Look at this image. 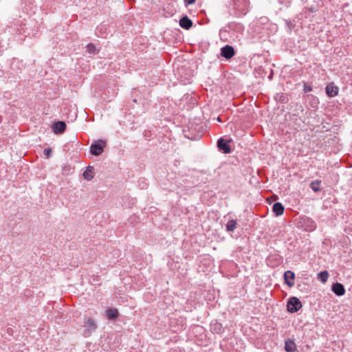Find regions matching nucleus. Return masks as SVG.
Listing matches in <instances>:
<instances>
[{
  "instance_id": "19",
  "label": "nucleus",
  "mask_w": 352,
  "mask_h": 352,
  "mask_svg": "<svg viewBox=\"0 0 352 352\" xmlns=\"http://www.w3.org/2000/svg\"><path fill=\"white\" fill-rule=\"evenodd\" d=\"M237 226V220L236 219H230L226 224V228L228 232H233Z\"/></svg>"
},
{
  "instance_id": "1",
  "label": "nucleus",
  "mask_w": 352,
  "mask_h": 352,
  "mask_svg": "<svg viewBox=\"0 0 352 352\" xmlns=\"http://www.w3.org/2000/svg\"><path fill=\"white\" fill-rule=\"evenodd\" d=\"M248 0H233V9L235 10V16L245 15L248 12Z\"/></svg>"
},
{
  "instance_id": "13",
  "label": "nucleus",
  "mask_w": 352,
  "mask_h": 352,
  "mask_svg": "<svg viewBox=\"0 0 352 352\" xmlns=\"http://www.w3.org/2000/svg\"><path fill=\"white\" fill-rule=\"evenodd\" d=\"M179 25L184 29L189 30L192 26V21L187 16H184L180 19Z\"/></svg>"
},
{
  "instance_id": "10",
  "label": "nucleus",
  "mask_w": 352,
  "mask_h": 352,
  "mask_svg": "<svg viewBox=\"0 0 352 352\" xmlns=\"http://www.w3.org/2000/svg\"><path fill=\"white\" fill-rule=\"evenodd\" d=\"M295 274L290 271L287 270L284 273V280L285 284H287L289 287H293L295 284Z\"/></svg>"
},
{
  "instance_id": "25",
  "label": "nucleus",
  "mask_w": 352,
  "mask_h": 352,
  "mask_svg": "<svg viewBox=\"0 0 352 352\" xmlns=\"http://www.w3.org/2000/svg\"><path fill=\"white\" fill-rule=\"evenodd\" d=\"M43 153H44V155L47 157L49 158L51 155V153H52V150L50 148H46L44 149L43 151Z\"/></svg>"
},
{
  "instance_id": "29",
  "label": "nucleus",
  "mask_w": 352,
  "mask_h": 352,
  "mask_svg": "<svg viewBox=\"0 0 352 352\" xmlns=\"http://www.w3.org/2000/svg\"><path fill=\"white\" fill-rule=\"evenodd\" d=\"M146 186H147V184H146V183L142 184V188H146Z\"/></svg>"
},
{
  "instance_id": "27",
  "label": "nucleus",
  "mask_w": 352,
  "mask_h": 352,
  "mask_svg": "<svg viewBox=\"0 0 352 352\" xmlns=\"http://www.w3.org/2000/svg\"><path fill=\"white\" fill-rule=\"evenodd\" d=\"M317 8L316 7H314V6H311L309 8V11L311 13H314L317 11Z\"/></svg>"
},
{
  "instance_id": "14",
  "label": "nucleus",
  "mask_w": 352,
  "mask_h": 352,
  "mask_svg": "<svg viewBox=\"0 0 352 352\" xmlns=\"http://www.w3.org/2000/svg\"><path fill=\"white\" fill-rule=\"evenodd\" d=\"M105 314L107 319L111 320H116L119 316L118 311L116 308H108L105 311Z\"/></svg>"
},
{
  "instance_id": "26",
  "label": "nucleus",
  "mask_w": 352,
  "mask_h": 352,
  "mask_svg": "<svg viewBox=\"0 0 352 352\" xmlns=\"http://www.w3.org/2000/svg\"><path fill=\"white\" fill-rule=\"evenodd\" d=\"M196 0H184L186 6L191 5L195 2Z\"/></svg>"
},
{
  "instance_id": "12",
  "label": "nucleus",
  "mask_w": 352,
  "mask_h": 352,
  "mask_svg": "<svg viewBox=\"0 0 352 352\" xmlns=\"http://www.w3.org/2000/svg\"><path fill=\"white\" fill-rule=\"evenodd\" d=\"M210 331L213 333L221 334L224 331L222 324L217 320L210 323Z\"/></svg>"
},
{
  "instance_id": "32",
  "label": "nucleus",
  "mask_w": 352,
  "mask_h": 352,
  "mask_svg": "<svg viewBox=\"0 0 352 352\" xmlns=\"http://www.w3.org/2000/svg\"><path fill=\"white\" fill-rule=\"evenodd\" d=\"M288 25H289V28L291 29V27H292V24L289 25V23H288Z\"/></svg>"
},
{
  "instance_id": "21",
  "label": "nucleus",
  "mask_w": 352,
  "mask_h": 352,
  "mask_svg": "<svg viewBox=\"0 0 352 352\" xmlns=\"http://www.w3.org/2000/svg\"><path fill=\"white\" fill-rule=\"evenodd\" d=\"M321 183V181L320 180H315V181H313L311 182L310 184V188L312 189L313 191L314 192H319L320 190V184Z\"/></svg>"
},
{
  "instance_id": "4",
  "label": "nucleus",
  "mask_w": 352,
  "mask_h": 352,
  "mask_svg": "<svg viewBox=\"0 0 352 352\" xmlns=\"http://www.w3.org/2000/svg\"><path fill=\"white\" fill-rule=\"evenodd\" d=\"M83 336L85 337L90 336L98 327L96 320L91 318H89L85 320Z\"/></svg>"
},
{
  "instance_id": "31",
  "label": "nucleus",
  "mask_w": 352,
  "mask_h": 352,
  "mask_svg": "<svg viewBox=\"0 0 352 352\" xmlns=\"http://www.w3.org/2000/svg\"><path fill=\"white\" fill-rule=\"evenodd\" d=\"M315 100H316V103L318 104V98H316Z\"/></svg>"
},
{
  "instance_id": "28",
  "label": "nucleus",
  "mask_w": 352,
  "mask_h": 352,
  "mask_svg": "<svg viewBox=\"0 0 352 352\" xmlns=\"http://www.w3.org/2000/svg\"><path fill=\"white\" fill-rule=\"evenodd\" d=\"M146 186H147V184H146V183L142 184V188H146Z\"/></svg>"
},
{
  "instance_id": "20",
  "label": "nucleus",
  "mask_w": 352,
  "mask_h": 352,
  "mask_svg": "<svg viewBox=\"0 0 352 352\" xmlns=\"http://www.w3.org/2000/svg\"><path fill=\"white\" fill-rule=\"evenodd\" d=\"M329 272L327 270L322 271L318 274V279L323 283L327 281Z\"/></svg>"
},
{
  "instance_id": "5",
  "label": "nucleus",
  "mask_w": 352,
  "mask_h": 352,
  "mask_svg": "<svg viewBox=\"0 0 352 352\" xmlns=\"http://www.w3.org/2000/svg\"><path fill=\"white\" fill-rule=\"evenodd\" d=\"M302 305L297 297H291L287 300V311L290 313H296L301 309Z\"/></svg>"
},
{
  "instance_id": "23",
  "label": "nucleus",
  "mask_w": 352,
  "mask_h": 352,
  "mask_svg": "<svg viewBox=\"0 0 352 352\" xmlns=\"http://www.w3.org/2000/svg\"><path fill=\"white\" fill-rule=\"evenodd\" d=\"M228 32V30L227 29L226 26L220 29L219 31V36L221 39H226L227 33Z\"/></svg>"
},
{
  "instance_id": "3",
  "label": "nucleus",
  "mask_w": 352,
  "mask_h": 352,
  "mask_svg": "<svg viewBox=\"0 0 352 352\" xmlns=\"http://www.w3.org/2000/svg\"><path fill=\"white\" fill-rule=\"evenodd\" d=\"M105 146L106 142L104 140L94 141L90 146V153L93 155L99 156L102 153Z\"/></svg>"
},
{
  "instance_id": "16",
  "label": "nucleus",
  "mask_w": 352,
  "mask_h": 352,
  "mask_svg": "<svg viewBox=\"0 0 352 352\" xmlns=\"http://www.w3.org/2000/svg\"><path fill=\"white\" fill-rule=\"evenodd\" d=\"M284 207L283 204L280 202H276L272 206V211L277 216H280L284 212Z\"/></svg>"
},
{
  "instance_id": "6",
  "label": "nucleus",
  "mask_w": 352,
  "mask_h": 352,
  "mask_svg": "<svg viewBox=\"0 0 352 352\" xmlns=\"http://www.w3.org/2000/svg\"><path fill=\"white\" fill-rule=\"evenodd\" d=\"M232 140H226L223 138H221L217 140L218 149L223 153L229 154L232 152L230 143Z\"/></svg>"
},
{
  "instance_id": "17",
  "label": "nucleus",
  "mask_w": 352,
  "mask_h": 352,
  "mask_svg": "<svg viewBox=\"0 0 352 352\" xmlns=\"http://www.w3.org/2000/svg\"><path fill=\"white\" fill-rule=\"evenodd\" d=\"M285 350L287 352H294L296 351V345L294 341L292 340H287L285 342Z\"/></svg>"
},
{
  "instance_id": "8",
  "label": "nucleus",
  "mask_w": 352,
  "mask_h": 352,
  "mask_svg": "<svg viewBox=\"0 0 352 352\" xmlns=\"http://www.w3.org/2000/svg\"><path fill=\"white\" fill-rule=\"evenodd\" d=\"M234 54V49L231 45H226L221 49V55L226 59H230Z\"/></svg>"
},
{
  "instance_id": "15",
  "label": "nucleus",
  "mask_w": 352,
  "mask_h": 352,
  "mask_svg": "<svg viewBox=\"0 0 352 352\" xmlns=\"http://www.w3.org/2000/svg\"><path fill=\"white\" fill-rule=\"evenodd\" d=\"M226 28L228 30V31L234 30L236 32H241L243 30V26L241 23L236 22L229 23L226 25Z\"/></svg>"
},
{
  "instance_id": "11",
  "label": "nucleus",
  "mask_w": 352,
  "mask_h": 352,
  "mask_svg": "<svg viewBox=\"0 0 352 352\" xmlns=\"http://www.w3.org/2000/svg\"><path fill=\"white\" fill-rule=\"evenodd\" d=\"M332 292L338 296H342L345 294L344 285L340 283L333 284L331 287Z\"/></svg>"
},
{
  "instance_id": "22",
  "label": "nucleus",
  "mask_w": 352,
  "mask_h": 352,
  "mask_svg": "<svg viewBox=\"0 0 352 352\" xmlns=\"http://www.w3.org/2000/svg\"><path fill=\"white\" fill-rule=\"evenodd\" d=\"M87 52L89 54H96L98 52L94 44L89 43L87 45Z\"/></svg>"
},
{
  "instance_id": "18",
  "label": "nucleus",
  "mask_w": 352,
  "mask_h": 352,
  "mask_svg": "<svg viewBox=\"0 0 352 352\" xmlns=\"http://www.w3.org/2000/svg\"><path fill=\"white\" fill-rule=\"evenodd\" d=\"M94 167L92 166H88L86 170L83 173V176L85 179H87V181H90L94 178Z\"/></svg>"
},
{
  "instance_id": "2",
  "label": "nucleus",
  "mask_w": 352,
  "mask_h": 352,
  "mask_svg": "<svg viewBox=\"0 0 352 352\" xmlns=\"http://www.w3.org/2000/svg\"><path fill=\"white\" fill-rule=\"evenodd\" d=\"M300 227L305 231L312 232L316 229V222L309 217H300L298 222Z\"/></svg>"
},
{
  "instance_id": "30",
  "label": "nucleus",
  "mask_w": 352,
  "mask_h": 352,
  "mask_svg": "<svg viewBox=\"0 0 352 352\" xmlns=\"http://www.w3.org/2000/svg\"><path fill=\"white\" fill-rule=\"evenodd\" d=\"M217 120H218L219 122H221V118H220L219 117H218Z\"/></svg>"
},
{
  "instance_id": "24",
  "label": "nucleus",
  "mask_w": 352,
  "mask_h": 352,
  "mask_svg": "<svg viewBox=\"0 0 352 352\" xmlns=\"http://www.w3.org/2000/svg\"><path fill=\"white\" fill-rule=\"evenodd\" d=\"M303 91L305 93L311 91H312V87L311 85H307V83H304Z\"/></svg>"
},
{
  "instance_id": "9",
  "label": "nucleus",
  "mask_w": 352,
  "mask_h": 352,
  "mask_svg": "<svg viewBox=\"0 0 352 352\" xmlns=\"http://www.w3.org/2000/svg\"><path fill=\"white\" fill-rule=\"evenodd\" d=\"M325 91L328 97L333 98L338 94L339 89L333 82H331L326 86Z\"/></svg>"
},
{
  "instance_id": "7",
  "label": "nucleus",
  "mask_w": 352,
  "mask_h": 352,
  "mask_svg": "<svg viewBox=\"0 0 352 352\" xmlns=\"http://www.w3.org/2000/svg\"><path fill=\"white\" fill-rule=\"evenodd\" d=\"M52 131L55 134H62L63 133L67 128L66 123L63 121H56L54 122L52 126Z\"/></svg>"
}]
</instances>
